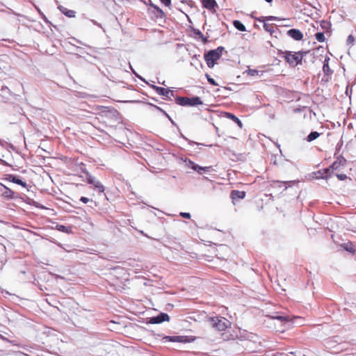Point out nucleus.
Masks as SVG:
<instances>
[{
    "label": "nucleus",
    "mask_w": 356,
    "mask_h": 356,
    "mask_svg": "<svg viewBox=\"0 0 356 356\" xmlns=\"http://www.w3.org/2000/svg\"><path fill=\"white\" fill-rule=\"evenodd\" d=\"M213 51H216L217 53H218V56H220V58L222 56V54L223 52V51L225 50V48L222 46H220L218 47V48L215 49H213Z\"/></svg>",
    "instance_id": "ea45409f"
},
{
    "label": "nucleus",
    "mask_w": 356,
    "mask_h": 356,
    "mask_svg": "<svg viewBox=\"0 0 356 356\" xmlns=\"http://www.w3.org/2000/svg\"><path fill=\"white\" fill-rule=\"evenodd\" d=\"M185 162H186V166L188 168H191L193 170L197 172L199 175H203L204 173L209 172L212 169L211 166H207V167L200 166V165H197V163H195V162H193V161H191V159H186L185 160Z\"/></svg>",
    "instance_id": "39448f33"
},
{
    "label": "nucleus",
    "mask_w": 356,
    "mask_h": 356,
    "mask_svg": "<svg viewBox=\"0 0 356 356\" xmlns=\"http://www.w3.org/2000/svg\"><path fill=\"white\" fill-rule=\"evenodd\" d=\"M3 239V238L1 237V236H0V244H2L1 243V240Z\"/></svg>",
    "instance_id": "13d9d810"
},
{
    "label": "nucleus",
    "mask_w": 356,
    "mask_h": 356,
    "mask_svg": "<svg viewBox=\"0 0 356 356\" xmlns=\"http://www.w3.org/2000/svg\"><path fill=\"white\" fill-rule=\"evenodd\" d=\"M180 216L184 218H186V219H189L191 218V213H188V212H181L180 213Z\"/></svg>",
    "instance_id": "79ce46f5"
},
{
    "label": "nucleus",
    "mask_w": 356,
    "mask_h": 356,
    "mask_svg": "<svg viewBox=\"0 0 356 356\" xmlns=\"http://www.w3.org/2000/svg\"><path fill=\"white\" fill-rule=\"evenodd\" d=\"M272 319H276L281 322H288L290 321V317L287 315H280L277 312L273 313L270 315Z\"/></svg>",
    "instance_id": "aec40b11"
},
{
    "label": "nucleus",
    "mask_w": 356,
    "mask_h": 356,
    "mask_svg": "<svg viewBox=\"0 0 356 356\" xmlns=\"http://www.w3.org/2000/svg\"><path fill=\"white\" fill-rule=\"evenodd\" d=\"M0 339H3L4 341H8V342L13 343V345H16L15 343H13V341H11L8 340V339H6L5 337L1 335V334H0Z\"/></svg>",
    "instance_id": "09e8293b"
},
{
    "label": "nucleus",
    "mask_w": 356,
    "mask_h": 356,
    "mask_svg": "<svg viewBox=\"0 0 356 356\" xmlns=\"http://www.w3.org/2000/svg\"><path fill=\"white\" fill-rule=\"evenodd\" d=\"M92 186L94 188L97 190L99 193L104 192L105 188L99 181L97 180Z\"/></svg>",
    "instance_id": "7c9ffc66"
},
{
    "label": "nucleus",
    "mask_w": 356,
    "mask_h": 356,
    "mask_svg": "<svg viewBox=\"0 0 356 356\" xmlns=\"http://www.w3.org/2000/svg\"><path fill=\"white\" fill-rule=\"evenodd\" d=\"M321 27L327 33L331 29V23L328 21L323 20L321 22Z\"/></svg>",
    "instance_id": "c85d7f7f"
},
{
    "label": "nucleus",
    "mask_w": 356,
    "mask_h": 356,
    "mask_svg": "<svg viewBox=\"0 0 356 356\" xmlns=\"http://www.w3.org/2000/svg\"><path fill=\"white\" fill-rule=\"evenodd\" d=\"M291 181H276L274 182L275 184H277L279 187L281 186V184H284V185H286L288 184L289 183H290Z\"/></svg>",
    "instance_id": "c03bdc74"
},
{
    "label": "nucleus",
    "mask_w": 356,
    "mask_h": 356,
    "mask_svg": "<svg viewBox=\"0 0 356 356\" xmlns=\"http://www.w3.org/2000/svg\"><path fill=\"white\" fill-rule=\"evenodd\" d=\"M341 246L348 252L353 253L355 252V249L351 243H343Z\"/></svg>",
    "instance_id": "cd10ccee"
},
{
    "label": "nucleus",
    "mask_w": 356,
    "mask_h": 356,
    "mask_svg": "<svg viewBox=\"0 0 356 356\" xmlns=\"http://www.w3.org/2000/svg\"><path fill=\"white\" fill-rule=\"evenodd\" d=\"M0 95L4 99H8L12 95L11 90L7 86L2 85L1 81H0Z\"/></svg>",
    "instance_id": "4468645a"
},
{
    "label": "nucleus",
    "mask_w": 356,
    "mask_h": 356,
    "mask_svg": "<svg viewBox=\"0 0 356 356\" xmlns=\"http://www.w3.org/2000/svg\"><path fill=\"white\" fill-rule=\"evenodd\" d=\"M337 177L339 180L343 181L347 179V176L345 174H337Z\"/></svg>",
    "instance_id": "a19ab883"
},
{
    "label": "nucleus",
    "mask_w": 356,
    "mask_h": 356,
    "mask_svg": "<svg viewBox=\"0 0 356 356\" xmlns=\"http://www.w3.org/2000/svg\"><path fill=\"white\" fill-rule=\"evenodd\" d=\"M130 67H131V70H132L133 73L135 74V76H136V75H138V74L134 71V70L132 68V67H131V66H130Z\"/></svg>",
    "instance_id": "5fc2aeb1"
},
{
    "label": "nucleus",
    "mask_w": 356,
    "mask_h": 356,
    "mask_svg": "<svg viewBox=\"0 0 356 356\" xmlns=\"http://www.w3.org/2000/svg\"><path fill=\"white\" fill-rule=\"evenodd\" d=\"M204 59L212 60H218L220 58L218 56V53L213 49H211L206 52L204 56Z\"/></svg>",
    "instance_id": "dca6fc26"
},
{
    "label": "nucleus",
    "mask_w": 356,
    "mask_h": 356,
    "mask_svg": "<svg viewBox=\"0 0 356 356\" xmlns=\"http://www.w3.org/2000/svg\"><path fill=\"white\" fill-rule=\"evenodd\" d=\"M90 22L94 24V25H96L100 28L102 29V26L101 24L98 23L97 21L94 20V19H90Z\"/></svg>",
    "instance_id": "de8ad7c7"
},
{
    "label": "nucleus",
    "mask_w": 356,
    "mask_h": 356,
    "mask_svg": "<svg viewBox=\"0 0 356 356\" xmlns=\"http://www.w3.org/2000/svg\"><path fill=\"white\" fill-rule=\"evenodd\" d=\"M355 118H356V114H355Z\"/></svg>",
    "instance_id": "680f3d73"
},
{
    "label": "nucleus",
    "mask_w": 356,
    "mask_h": 356,
    "mask_svg": "<svg viewBox=\"0 0 356 356\" xmlns=\"http://www.w3.org/2000/svg\"><path fill=\"white\" fill-rule=\"evenodd\" d=\"M143 3L149 6L147 13L152 20L157 21L159 19H165L166 15L163 10L157 5L154 4L152 0L143 1Z\"/></svg>",
    "instance_id": "f03ea898"
},
{
    "label": "nucleus",
    "mask_w": 356,
    "mask_h": 356,
    "mask_svg": "<svg viewBox=\"0 0 356 356\" xmlns=\"http://www.w3.org/2000/svg\"><path fill=\"white\" fill-rule=\"evenodd\" d=\"M257 21L260 22H264L265 21H275L277 20L278 17L275 16H268V17H260L256 19Z\"/></svg>",
    "instance_id": "c756f323"
},
{
    "label": "nucleus",
    "mask_w": 356,
    "mask_h": 356,
    "mask_svg": "<svg viewBox=\"0 0 356 356\" xmlns=\"http://www.w3.org/2000/svg\"><path fill=\"white\" fill-rule=\"evenodd\" d=\"M159 83H160V84H161V85H163V86H165V81H163L162 83H161V82H159Z\"/></svg>",
    "instance_id": "4d7b16f0"
},
{
    "label": "nucleus",
    "mask_w": 356,
    "mask_h": 356,
    "mask_svg": "<svg viewBox=\"0 0 356 356\" xmlns=\"http://www.w3.org/2000/svg\"><path fill=\"white\" fill-rule=\"evenodd\" d=\"M199 38L202 40V42H203L204 44H207V43L209 42V40H208V38H207V37H205V36L204 35V34H202V38Z\"/></svg>",
    "instance_id": "49530a36"
},
{
    "label": "nucleus",
    "mask_w": 356,
    "mask_h": 356,
    "mask_svg": "<svg viewBox=\"0 0 356 356\" xmlns=\"http://www.w3.org/2000/svg\"><path fill=\"white\" fill-rule=\"evenodd\" d=\"M170 316L168 314L164 312L159 313L157 316L149 318V323L151 324H159L165 321H169Z\"/></svg>",
    "instance_id": "6e6552de"
},
{
    "label": "nucleus",
    "mask_w": 356,
    "mask_h": 356,
    "mask_svg": "<svg viewBox=\"0 0 356 356\" xmlns=\"http://www.w3.org/2000/svg\"><path fill=\"white\" fill-rule=\"evenodd\" d=\"M152 89H154L159 95L165 97V99H170L169 97L170 89L157 86L156 85H150L147 83Z\"/></svg>",
    "instance_id": "1a4fd4ad"
},
{
    "label": "nucleus",
    "mask_w": 356,
    "mask_h": 356,
    "mask_svg": "<svg viewBox=\"0 0 356 356\" xmlns=\"http://www.w3.org/2000/svg\"><path fill=\"white\" fill-rule=\"evenodd\" d=\"M150 105L154 106L156 110H158L161 113H162L165 115V118H167L170 121V122L172 125L177 126L175 122L171 118V117L163 109H162L161 108H160L159 106H158L156 105H154V104H150Z\"/></svg>",
    "instance_id": "b1692460"
},
{
    "label": "nucleus",
    "mask_w": 356,
    "mask_h": 356,
    "mask_svg": "<svg viewBox=\"0 0 356 356\" xmlns=\"http://www.w3.org/2000/svg\"><path fill=\"white\" fill-rule=\"evenodd\" d=\"M286 189H287V186H285V188H284V191H285Z\"/></svg>",
    "instance_id": "052dcab7"
},
{
    "label": "nucleus",
    "mask_w": 356,
    "mask_h": 356,
    "mask_svg": "<svg viewBox=\"0 0 356 356\" xmlns=\"http://www.w3.org/2000/svg\"><path fill=\"white\" fill-rule=\"evenodd\" d=\"M6 179L8 181L22 186L30 191L31 186H29L25 181H22L18 176L12 174L6 175Z\"/></svg>",
    "instance_id": "0eeeda50"
},
{
    "label": "nucleus",
    "mask_w": 356,
    "mask_h": 356,
    "mask_svg": "<svg viewBox=\"0 0 356 356\" xmlns=\"http://www.w3.org/2000/svg\"><path fill=\"white\" fill-rule=\"evenodd\" d=\"M58 8L63 15H65V16H67L68 17H75L76 12L72 10H69L63 6H59L58 7Z\"/></svg>",
    "instance_id": "f3484780"
},
{
    "label": "nucleus",
    "mask_w": 356,
    "mask_h": 356,
    "mask_svg": "<svg viewBox=\"0 0 356 356\" xmlns=\"http://www.w3.org/2000/svg\"><path fill=\"white\" fill-rule=\"evenodd\" d=\"M82 172L85 174L86 179L88 184L93 185L97 181L88 170H83Z\"/></svg>",
    "instance_id": "4be33fe9"
},
{
    "label": "nucleus",
    "mask_w": 356,
    "mask_h": 356,
    "mask_svg": "<svg viewBox=\"0 0 356 356\" xmlns=\"http://www.w3.org/2000/svg\"><path fill=\"white\" fill-rule=\"evenodd\" d=\"M245 192L243 191L233 190L231 192L230 197L234 203L235 201L241 199H243L245 197Z\"/></svg>",
    "instance_id": "f8f14e48"
},
{
    "label": "nucleus",
    "mask_w": 356,
    "mask_h": 356,
    "mask_svg": "<svg viewBox=\"0 0 356 356\" xmlns=\"http://www.w3.org/2000/svg\"><path fill=\"white\" fill-rule=\"evenodd\" d=\"M355 40H356V36H354L353 34L349 35L347 38V40H346L347 45H349V46L353 45Z\"/></svg>",
    "instance_id": "72a5a7b5"
},
{
    "label": "nucleus",
    "mask_w": 356,
    "mask_h": 356,
    "mask_svg": "<svg viewBox=\"0 0 356 356\" xmlns=\"http://www.w3.org/2000/svg\"><path fill=\"white\" fill-rule=\"evenodd\" d=\"M15 193L13 191H12L11 189H10L7 186H6L2 197H3L8 200H12V199L17 198V196H15Z\"/></svg>",
    "instance_id": "412c9836"
},
{
    "label": "nucleus",
    "mask_w": 356,
    "mask_h": 356,
    "mask_svg": "<svg viewBox=\"0 0 356 356\" xmlns=\"http://www.w3.org/2000/svg\"><path fill=\"white\" fill-rule=\"evenodd\" d=\"M330 168H325L322 170H318L316 172V178L317 179H327L330 176Z\"/></svg>",
    "instance_id": "a211bd4d"
},
{
    "label": "nucleus",
    "mask_w": 356,
    "mask_h": 356,
    "mask_svg": "<svg viewBox=\"0 0 356 356\" xmlns=\"http://www.w3.org/2000/svg\"><path fill=\"white\" fill-rule=\"evenodd\" d=\"M165 6H170L171 5V0H159Z\"/></svg>",
    "instance_id": "37998d69"
},
{
    "label": "nucleus",
    "mask_w": 356,
    "mask_h": 356,
    "mask_svg": "<svg viewBox=\"0 0 356 356\" xmlns=\"http://www.w3.org/2000/svg\"><path fill=\"white\" fill-rule=\"evenodd\" d=\"M329 60L330 58L326 57L323 61V71L325 76H329L333 72L329 66Z\"/></svg>",
    "instance_id": "6ab92c4d"
},
{
    "label": "nucleus",
    "mask_w": 356,
    "mask_h": 356,
    "mask_svg": "<svg viewBox=\"0 0 356 356\" xmlns=\"http://www.w3.org/2000/svg\"><path fill=\"white\" fill-rule=\"evenodd\" d=\"M6 186L0 183V195L3 196Z\"/></svg>",
    "instance_id": "a18cd8bd"
},
{
    "label": "nucleus",
    "mask_w": 356,
    "mask_h": 356,
    "mask_svg": "<svg viewBox=\"0 0 356 356\" xmlns=\"http://www.w3.org/2000/svg\"><path fill=\"white\" fill-rule=\"evenodd\" d=\"M245 72L249 75V76H256V75H259V71H258L257 70H255V69H248L245 71Z\"/></svg>",
    "instance_id": "f704fd0d"
},
{
    "label": "nucleus",
    "mask_w": 356,
    "mask_h": 356,
    "mask_svg": "<svg viewBox=\"0 0 356 356\" xmlns=\"http://www.w3.org/2000/svg\"><path fill=\"white\" fill-rule=\"evenodd\" d=\"M192 31L198 38H202V34L203 33L198 29L192 28Z\"/></svg>",
    "instance_id": "e433bc0d"
},
{
    "label": "nucleus",
    "mask_w": 356,
    "mask_h": 356,
    "mask_svg": "<svg viewBox=\"0 0 356 356\" xmlns=\"http://www.w3.org/2000/svg\"><path fill=\"white\" fill-rule=\"evenodd\" d=\"M15 353L17 354V355H20L22 356H29L28 354L24 353L23 352H21V351H17V352H15Z\"/></svg>",
    "instance_id": "3c124183"
},
{
    "label": "nucleus",
    "mask_w": 356,
    "mask_h": 356,
    "mask_svg": "<svg viewBox=\"0 0 356 356\" xmlns=\"http://www.w3.org/2000/svg\"><path fill=\"white\" fill-rule=\"evenodd\" d=\"M136 77H138L139 79H140L141 81H145V79H143L141 76H140L139 74L138 75H136Z\"/></svg>",
    "instance_id": "864d4df0"
},
{
    "label": "nucleus",
    "mask_w": 356,
    "mask_h": 356,
    "mask_svg": "<svg viewBox=\"0 0 356 356\" xmlns=\"http://www.w3.org/2000/svg\"><path fill=\"white\" fill-rule=\"evenodd\" d=\"M320 134L318 131H313L309 133V134L307 136V140L308 142H312L318 138Z\"/></svg>",
    "instance_id": "a878e982"
},
{
    "label": "nucleus",
    "mask_w": 356,
    "mask_h": 356,
    "mask_svg": "<svg viewBox=\"0 0 356 356\" xmlns=\"http://www.w3.org/2000/svg\"><path fill=\"white\" fill-rule=\"evenodd\" d=\"M162 339L169 342H177L182 343H191L194 341L193 337L189 336H163Z\"/></svg>",
    "instance_id": "423d86ee"
},
{
    "label": "nucleus",
    "mask_w": 356,
    "mask_h": 356,
    "mask_svg": "<svg viewBox=\"0 0 356 356\" xmlns=\"http://www.w3.org/2000/svg\"><path fill=\"white\" fill-rule=\"evenodd\" d=\"M169 97H170V98H171V97H175V92H174V91H172V90H170Z\"/></svg>",
    "instance_id": "603ef678"
},
{
    "label": "nucleus",
    "mask_w": 356,
    "mask_h": 356,
    "mask_svg": "<svg viewBox=\"0 0 356 356\" xmlns=\"http://www.w3.org/2000/svg\"><path fill=\"white\" fill-rule=\"evenodd\" d=\"M202 3L204 8L211 11H215V8L218 7L216 0H202Z\"/></svg>",
    "instance_id": "ddd939ff"
},
{
    "label": "nucleus",
    "mask_w": 356,
    "mask_h": 356,
    "mask_svg": "<svg viewBox=\"0 0 356 356\" xmlns=\"http://www.w3.org/2000/svg\"><path fill=\"white\" fill-rule=\"evenodd\" d=\"M207 64V66L209 67V68H212L214 67L215 64H216V61L215 60H208V59H204Z\"/></svg>",
    "instance_id": "58836bf2"
},
{
    "label": "nucleus",
    "mask_w": 356,
    "mask_h": 356,
    "mask_svg": "<svg viewBox=\"0 0 356 356\" xmlns=\"http://www.w3.org/2000/svg\"><path fill=\"white\" fill-rule=\"evenodd\" d=\"M80 201L84 204H87L88 202L94 203L92 200H90L89 198L84 196L81 197Z\"/></svg>",
    "instance_id": "4c0bfd02"
},
{
    "label": "nucleus",
    "mask_w": 356,
    "mask_h": 356,
    "mask_svg": "<svg viewBox=\"0 0 356 356\" xmlns=\"http://www.w3.org/2000/svg\"><path fill=\"white\" fill-rule=\"evenodd\" d=\"M233 26L235 29L240 31H246V28L245 25L239 20H234Z\"/></svg>",
    "instance_id": "393cba45"
},
{
    "label": "nucleus",
    "mask_w": 356,
    "mask_h": 356,
    "mask_svg": "<svg viewBox=\"0 0 356 356\" xmlns=\"http://www.w3.org/2000/svg\"><path fill=\"white\" fill-rule=\"evenodd\" d=\"M99 110L102 113H105L106 115L107 113L110 114L113 116H115V115H118V111L115 108H112V107L101 106L99 107Z\"/></svg>",
    "instance_id": "2eb2a0df"
},
{
    "label": "nucleus",
    "mask_w": 356,
    "mask_h": 356,
    "mask_svg": "<svg viewBox=\"0 0 356 356\" xmlns=\"http://www.w3.org/2000/svg\"><path fill=\"white\" fill-rule=\"evenodd\" d=\"M210 321L212 327L218 331H224L231 325L227 319L221 316L212 317Z\"/></svg>",
    "instance_id": "20e7f679"
},
{
    "label": "nucleus",
    "mask_w": 356,
    "mask_h": 356,
    "mask_svg": "<svg viewBox=\"0 0 356 356\" xmlns=\"http://www.w3.org/2000/svg\"><path fill=\"white\" fill-rule=\"evenodd\" d=\"M181 138H183L184 140H186L188 141L190 143H193V144H197V145H198V143H195V142H193V141H191V140H189L186 137H185V136H184L183 134H181Z\"/></svg>",
    "instance_id": "8fccbe9b"
},
{
    "label": "nucleus",
    "mask_w": 356,
    "mask_h": 356,
    "mask_svg": "<svg viewBox=\"0 0 356 356\" xmlns=\"http://www.w3.org/2000/svg\"><path fill=\"white\" fill-rule=\"evenodd\" d=\"M287 35L296 41H300L303 38L302 33L297 29H291L287 31Z\"/></svg>",
    "instance_id": "9b49d317"
},
{
    "label": "nucleus",
    "mask_w": 356,
    "mask_h": 356,
    "mask_svg": "<svg viewBox=\"0 0 356 356\" xmlns=\"http://www.w3.org/2000/svg\"><path fill=\"white\" fill-rule=\"evenodd\" d=\"M205 76L208 81V82L212 85V86H218V84L217 83V82L212 78L210 76V75H209L208 74H205Z\"/></svg>",
    "instance_id": "c9c22d12"
},
{
    "label": "nucleus",
    "mask_w": 356,
    "mask_h": 356,
    "mask_svg": "<svg viewBox=\"0 0 356 356\" xmlns=\"http://www.w3.org/2000/svg\"><path fill=\"white\" fill-rule=\"evenodd\" d=\"M265 1H266L267 3H272L273 2V0H264Z\"/></svg>",
    "instance_id": "6e6d98bb"
},
{
    "label": "nucleus",
    "mask_w": 356,
    "mask_h": 356,
    "mask_svg": "<svg viewBox=\"0 0 356 356\" xmlns=\"http://www.w3.org/2000/svg\"><path fill=\"white\" fill-rule=\"evenodd\" d=\"M56 229L58 231L64 232V233H70L72 232V228L70 227H67L64 225H57Z\"/></svg>",
    "instance_id": "bb28decb"
},
{
    "label": "nucleus",
    "mask_w": 356,
    "mask_h": 356,
    "mask_svg": "<svg viewBox=\"0 0 356 356\" xmlns=\"http://www.w3.org/2000/svg\"><path fill=\"white\" fill-rule=\"evenodd\" d=\"M226 117L230 120H232L233 122H234L236 124H237V125L240 127V128H242L243 127V124L241 122V121L240 120V119L236 117L235 115H234L233 113H226Z\"/></svg>",
    "instance_id": "5701e85b"
},
{
    "label": "nucleus",
    "mask_w": 356,
    "mask_h": 356,
    "mask_svg": "<svg viewBox=\"0 0 356 356\" xmlns=\"http://www.w3.org/2000/svg\"><path fill=\"white\" fill-rule=\"evenodd\" d=\"M346 163V159L342 156H339L337 158V160L332 163V164L329 167V168L332 171L337 170L341 167L345 166Z\"/></svg>",
    "instance_id": "9d476101"
},
{
    "label": "nucleus",
    "mask_w": 356,
    "mask_h": 356,
    "mask_svg": "<svg viewBox=\"0 0 356 356\" xmlns=\"http://www.w3.org/2000/svg\"><path fill=\"white\" fill-rule=\"evenodd\" d=\"M264 29L266 31L270 33L271 35L275 31L274 26L273 24H267L265 22H264Z\"/></svg>",
    "instance_id": "2f4dec72"
},
{
    "label": "nucleus",
    "mask_w": 356,
    "mask_h": 356,
    "mask_svg": "<svg viewBox=\"0 0 356 356\" xmlns=\"http://www.w3.org/2000/svg\"><path fill=\"white\" fill-rule=\"evenodd\" d=\"M175 102L177 104L182 106H196L203 104L200 97L197 96H193L191 97L177 96L175 97Z\"/></svg>",
    "instance_id": "7ed1b4c3"
},
{
    "label": "nucleus",
    "mask_w": 356,
    "mask_h": 356,
    "mask_svg": "<svg viewBox=\"0 0 356 356\" xmlns=\"http://www.w3.org/2000/svg\"><path fill=\"white\" fill-rule=\"evenodd\" d=\"M307 54V51H299L293 52L291 51H284L279 53V56H282L290 66L296 67L302 63L303 56Z\"/></svg>",
    "instance_id": "f257e3e1"
},
{
    "label": "nucleus",
    "mask_w": 356,
    "mask_h": 356,
    "mask_svg": "<svg viewBox=\"0 0 356 356\" xmlns=\"http://www.w3.org/2000/svg\"><path fill=\"white\" fill-rule=\"evenodd\" d=\"M314 36L316 40L320 42H323L325 40V37L323 32H317Z\"/></svg>",
    "instance_id": "473e14b6"
},
{
    "label": "nucleus",
    "mask_w": 356,
    "mask_h": 356,
    "mask_svg": "<svg viewBox=\"0 0 356 356\" xmlns=\"http://www.w3.org/2000/svg\"><path fill=\"white\" fill-rule=\"evenodd\" d=\"M43 19L47 22V19L44 16Z\"/></svg>",
    "instance_id": "bf43d9fd"
}]
</instances>
